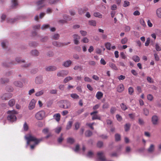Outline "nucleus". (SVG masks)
<instances>
[{
  "mask_svg": "<svg viewBox=\"0 0 161 161\" xmlns=\"http://www.w3.org/2000/svg\"><path fill=\"white\" fill-rule=\"evenodd\" d=\"M24 137L27 142L25 146L26 148H27L28 146L30 145V148L31 150H33L35 147L43 140L42 138L39 139H37L31 134L26 135Z\"/></svg>",
  "mask_w": 161,
  "mask_h": 161,
  "instance_id": "f257e3e1",
  "label": "nucleus"
},
{
  "mask_svg": "<svg viewBox=\"0 0 161 161\" xmlns=\"http://www.w3.org/2000/svg\"><path fill=\"white\" fill-rule=\"evenodd\" d=\"M59 1V0H40L36 3L37 9H39L45 6L48 2L50 4H53L56 3Z\"/></svg>",
  "mask_w": 161,
  "mask_h": 161,
  "instance_id": "f03ea898",
  "label": "nucleus"
},
{
  "mask_svg": "<svg viewBox=\"0 0 161 161\" xmlns=\"http://www.w3.org/2000/svg\"><path fill=\"white\" fill-rule=\"evenodd\" d=\"M7 113L8 114L7 117L8 120L12 122L16 121L17 118L15 114H17L16 111L14 110H9L7 112Z\"/></svg>",
  "mask_w": 161,
  "mask_h": 161,
  "instance_id": "7ed1b4c3",
  "label": "nucleus"
},
{
  "mask_svg": "<svg viewBox=\"0 0 161 161\" xmlns=\"http://www.w3.org/2000/svg\"><path fill=\"white\" fill-rule=\"evenodd\" d=\"M96 161H107L103 152L100 151L97 153Z\"/></svg>",
  "mask_w": 161,
  "mask_h": 161,
  "instance_id": "20e7f679",
  "label": "nucleus"
},
{
  "mask_svg": "<svg viewBox=\"0 0 161 161\" xmlns=\"http://www.w3.org/2000/svg\"><path fill=\"white\" fill-rule=\"evenodd\" d=\"M60 107L65 109H67L69 108L71 106L70 103L69 101L65 100H62L60 102Z\"/></svg>",
  "mask_w": 161,
  "mask_h": 161,
  "instance_id": "39448f33",
  "label": "nucleus"
},
{
  "mask_svg": "<svg viewBox=\"0 0 161 161\" xmlns=\"http://www.w3.org/2000/svg\"><path fill=\"white\" fill-rule=\"evenodd\" d=\"M45 115V112L43 110L40 111L37 113L35 115V118L38 120L43 119Z\"/></svg>",
  "mask_w": 161,
  "mask_h": 161,
  "instance_id": "423d86ee",
  "label": "nucleus"
},
{
  "mask_svg": "<svg viewBox=\"0 0 161 161\" xmlns=\"http://www.w3.org/2000/svg\"><path fill=\"white\" fill-rule=\"evenodd\" d=\"M151 121L153 125H158L159 123L158 117L156 115H153L151 118Z\"/></svg>",
  "mask_w": 161,
  "mask_h": 161,
  "instance_id": "0eeeda50",
  "label": "nucleus"
},
{
  "mask_svg": "<svg viewBox=\"0 0 161 161\" xmlns=\"http://www.w3.org/2000/svg\"><path fill=\"white\" fill-rule=\"evenodd\" d=\"M35 82L37 84H42L43 82L42 76L41 75L37 76L35 78Z\"/></svg>",
  "mask_w": 161,
  "mask_h": 161,
  "instance_id": "6e6552de",
  "label": "nucleus"
},
{
  "mask_svg": "<svg viewBox=\"0 0 161 161\" xmlns=\"http://www.w3.org/2000/svg\"><path fill=\"white\" fill-rule=\"evenodd\" d=\"M69 74L68 70H62L58 72L57 73V76L59 77H64Z\"/></svg>",
  "mask_w": 161,
  "mask_h": 161,
  "instance_id": "1a4fd4ad",
  "label": "nucleus"
},
{
  "mask_svg": "<svg viewBox=\"0 0 161 161\" xmlns=\"http://www.w3.org/2000/svg\"><path fill=\"white\" fill-rule=\"evenodd\" d=\"M14 62V61L9 62L8 61H7L3 62L2 64L3 66V67H11L12 65H14L15 64Z\"/></svg>",
  "mask_w": 161,
  "mask_h": 161,
  "instance_id": "9d476101",
  "label": "nucleus"
},
{
  "mask_svg": "<svg viewBox=\"0 0 161 161\" xmlns=\"http://www.w3.org/2000/svg\"><path fill=\"white\" fill-rule=\"evenodd\" d=\"M12 97V94L10 93H7L2 95L1 97V98L3 100H7L10 98Z\"/></svg>",
  "mask_w": 161,
  "mask_h": 161,
  "instance_id": "9b49d317",
  "label": "nucleus"
},
{
  "mask_svg": "<svg viewBox=\"0 0 161 161\" xmlns=\"http://www.w3.org/2000/svg\"><path fill=\"white\" fill-rule=\"evenodd\" d=\"M73 41L75 44L78 45L79 43V40L80 36L78 34H75L73 35Z\"/></svg>",
  "mask_w": 161,
  "mask_h": 161,
  "instance_id": "f8f14e48",
  "label": "nucleus"
},
{
  "mask_svg": "<svg viewBox=\"0 0 161 161\" xmlns=\"http://www.w3.org/2000/svg\"><path fill=\"white\" fill-rule=\"evenodd\" d=\"M36 103V100L34 99L31 101L29 106V108L30 110H31L34 108L35 106Z\"/></svg>",
  "mask_w": 161,
  "mask_h": 161,
  "instance_id": "ddd939ff",
  "label": "nucleus"
},
{
  "mask_svg": "<svg viewBox=\"0 0 161 161\" xmlns=\"http://www.w3.org/2000/svg\"><path fill=\"white\" fill-rule=\"evenodd\" d=\"M18 6V2L17 0H12L11 7L12 8H15Z\"/></svg>",
  "mask_w": 161,
  "mask_h": 161,
  "instance_id": "4468645a",
  "label": "nucleus"
},
{
  "mask_svg": "<svg viewBox=\"0 0 161 161\" xmlns=\"http://www.w3.org/2000/svg\"><path fill=\"white\" fill-rule=\"evenodd\" d=\"M57 69V67L54 66H48L45 68L46 70L48 71H55Z\"/></svg>",
  "mask_w": 161,
  "mask_h": 161,
  "instance_id": "2eb2a0df",
  "label": "nucleus"
},
{
  "mask_svg": "<svg viewBox=\"0 0 161 161\" xmlns=\"http://www.w3.org/2000/svg\"><path fill=\"white\" fill-rule=\"evenodd\" d=\"M31 54L33 56H37L39 54V52L36 49L32 50L30 52Z\"/></svg>",
  "mask_w": 161,
  "mask_h": 161,
  "instance_id": "dca6fc26",
  "label": "nucleus"
},
{
  "mask_svg": "<svg viewBox=\"0 0 161 161\" xmlns=\"http://www.w3.org/2000/svg\"><path fill=\"white\" fill-rule=\"evenodd\" d=\"M117 91L119 93L121 92L124 89V87L122 84H120L119 85L117 88Z\"/></svg>",
  "mask_w": 161,
  "mask_h": 161,
  "instance_id": "f3484780",
  "label": "nucleus"
},
{
  "mask_svg": "<svg viewBox=\"0 0 161 161\" xmlns=\"http://www.w3.org/2000/svg\"><path fill=\"white\" fill-rule=\"evenodd\" d=\"M52 44L57 47H60L63 46V43L56 41L53 42Z\"/></svg>",
  "mask_w": 161,
  "mask_h": 161,
  "instance_id": "a211bd4d",
  "label": "nucleus"
},
{
  "mask_svg": "<svg viewBox=\"0 0 161 161\" xmlns=\"http://www.w3.org/2000/svg\"><path fill=\"white\" fill-rule=\"evenodd\" d=\"M13 84L15 86L17 87H22L23 86V83L20 81L17 80L14 81Z\"/></svg>",
  "mask_w": 161,
  "mask_h": 161,
  "instance_id": "6ab92c4d",
  "label": "nucleus"
},
{
  "mask_svg": "<svg viewBox=\"0 0 161 161\" xmlns=\"http://www.w3.org/2000/svg\"><path fill=\"white\" fill-rule=\"evenodd\" d=\"M155 149L154 146L153 144H151L149 147L147 149V151L149 153H152L154 151Z\"/></svg>",
  "mask_w": 161,
  "mask_h": 161,
  "instance_id": "aec40b11",
  "label": "nucleus"
},
{
  "mask_svg": "<svg viewBox=\"0 0 161 161\" xmlns=\"http://www.w3.org/2000/svg\"><path fill=\"white\" fill-rule=\"evenodd\" d=\"M72 62L70 60H67L63 62V65L65 67H69L71 64Z\"/></svg>",
  "mask_w": 161,
  "mask_h": 161,
  "instance_id": "412c9836",
  "label": "nucleus"
},
{
  "mask_svg": "<svg viewBox=\"0 0 161 161\" xmlns=\"http://www.w3.org/2000/svg\"><path fill=\"white\" fill-rule=\"evenodd\" d=\"M63 18L64 20H61L59 21L62 23H65L67 20H69L70 19L69 18L67 14H64V15Z\"/></svg>",
  "mask_w": 161,
  "mask_h": 161,
  "instance_id": "4be33fe9",
  "label": "nucleus"
},
{
  "mask_svg": "<svg viewBox=\"0 0 161 161\" xmlns=\"http://www.w3.org/2000/svg\"><path fill=\"white\" fill-rule=\"evenodd\" d=\"M131 125L130 123L126 124L124 125L125 130V131L127 132L129 131L130 127Z\"/></svg>",
  "mask_w": 161,
  "mask_h": 161,
  "instance_id": "5701e85b",
  "label": "nucleus"
},
{
  "mask_svg": "<svg viewBox=\"0 0 161 161\" xmlns=\"http://www.w3.org/2000/svg\"><path fill=\"white\" fill-rule=\"evenodd\" d=\"M103 96V93L101 92H98L96 95L97 98L98 100L100 99Z\"/></svg>",
  "mask_w": 161,
  "mask_h": 161,
  "instance_id": "b1692460",
  "label": "nucleus"
},
{
  "mask_svg": "<svg viewBox=\"0 0 161 161\" xmlns=\"http://www.w3.org/2000/svg\"><path fill=\"white\" fill-rule=\"evenodd\" d=\"M67 142L68 143L72 144L75 142V139L72 137H69L67 139Z\"/></svg>",
  "mask_w": 161,
  "mask_h": 161,
  "instance_id": "393cba45",
  "label": "nucleus"
},
{
  "mask_svg": "<svg viewBox=\"0 0 161 161\" xmlns=\"http://www.w3.org/2000/svg\"><path fill=\"white\" fill-rule=\"evenodd\" d=\"M9 81V79L8 78H1L0 79V82L2 84H4L6 83H8Z\"/></svg>",
  "mask_w": 161,
  "mask_h": 161,
  "instance_id": "a878e982",
  "label": "nucleus"
},
{
  "mask_svg": "<svg viewBox=\"0 0 161 161\" xmlns=\"http://www.w3.org/2000/svg\"><path fill=\"white\" fill-rule=\"evenodd\" d=\"M15 101L14 99H10L8 102V104L10 107H12L15 104Z\"/></svg>",
  "mask_w": 161,
  "mask_h": 161,
  "instance_id": "bb28decb",
  "label": "nucleus"
},
{
  "mask_svg": "<svg viewBox=\"0 0 161 161\" xmlns=\"http://www.w3.org/2000/svg\"><path fill=\"white\" fill-rule=\"evenodd\" d=\"M38 45V43L35 42H30L29 43V45L31 47H36Z\"/></svg>",
  "mask_w": 161,
  "mask_h": 161,
  "instance_id": "cd10ccee",
  "label": "nucleus"
},
{
  "mask_svg": "<svg viewBox=\"0 0 161 161\" xmlns=\"http://www.w3.org/2000/svg\"><path fill=\"white\" fill-rule=\"evenodd\" d=\"M53 118L58 122L60 120V115L59 113H57L54 114L53 116Z\"/></svg>",
  "mask_w": 161,
  "mask_h": 161,
  "instance_id": "c85d7f7f",
  "label": "nucleus"
},
{
  "mask_svg": "<svg viewBox=\"0 0 161 161\" xmlns=\"http://www.w3.org/2000/svg\"><path fill=\"white\" fill-rule=\"evenodd\" d=\"M120 107L122 109L123 111H125L128 108V107L123 103L120 104Z\"/></svg>",
  "mask_w": 161,
  "mask_h": 161,
  "instance_id": "c756f323",
  "label": "nucleus"
},
{
  "mask_svg": "<svg viewBox=\"0 0 161 161\" xmlns=\"http://www.w3.org/2000/svg\"><path fill=\"white\" fill-rule=\"evenodd\" d=\"M156 14L158 17L161 18V8L157 9L156 11Z\"/></svg>",
  "mask_w": 161,
  "mask_h": 161,
  "instance_id": "7c9ffc66",
  "label": "nucleus"
},
{
  "mask_svg": "<svg viewBox=\"0 0 161 161\" xmlns=\"http://www.w3.org/2000/svg\"><path fill=\"white\" fill-rule=\"evenodd\" d=\"M60 35L58 34H54L51 36V38L55 40H57L59 39Z\"/></svg>",
  "mask_w": 161,
  "mask_h": 161,
  "instance_id": "2f4dec72",
  "label": "nucleus"
},
{
  "mask_svg": "<svg viewBox=\"0 0 161 161\" xmlns=\"http://www.w3.org/2000/svg\"><path fill=\"white\" fill-rule=\"evenodd\" d=\"M73 123L72 121H70L68 122L66 127L67 130H69L71 128Z\"/></svg>",
  "mask_w": 161,
  "mask_h": 161,
  "instance_id": "473e14b6",
  "label": "nucleus"
},
{
  "mask_svg": "<svg viewBox=\"0 0 161 161\" xmlns=\"http://www.w3.org/2000/svg\"><path fill=\"white\" fill-rule=\"evenodd\" d=\"M92 134V132L90 130H86L85 133V135L86 137H90Z\"/></svg>",
  "mask_w": 161,
  "mask_h": 161,
  "instance_id": "72a5a7b5",
  "label": "nucleus"
},
{
  "mask_svg": "<svg viewBox=\"0 0 161 161\" xmlns=\"http://www.w3.org/2000/svg\"><path fill=\"white\" fill-rule=\"evenodd\" d=\"M72 79L73 78L71 77L70 76H68L64 78L63 82L64 83H66L69 80H72Z\"/></svg>",
  "mask_w": 161,
  "mask_h": 161,
  "instance_id": "f704fd0d",
  "label": "nucleus"
},
{
  "mask_svg": "<svg viewBox=\"0 0 161 161\" xmlns=\"http://www.w3.org/2000/svg\"><path fill=\"white\" fill-rule=\"evenodd\" d=\"M109 66L112 69L115 70L118 69L117 68L115 64L112 63H110L109 65Z\"/></svg>",
  "mask_w": 161,
  "mask_h": 161,
  "instance_id": "c9c22d12",
  "label": "nucleus"
},
{
  "mask_svg": "<svg viewBox=\"0 0 161 161\" xmlns=\"http://www.w3.org/2000/svg\"><path fill=\"white\" fill-rule=\"evenodd\" d=\"M115 138L116 141H120L121 138L120 135L119 134H116L115 135Z\"/></svg>",
  "mask_w": 161,
  "mask_h": 161,
  "instance_id": "e433bc0d",
  "label": "nucleus"
},
{
  "mask_svg": "<svg viewBox=\"0 0 161 161\" xmlns=\"http://www.w3.org/2000/svg\"><path fill=\"white\" fill-rule=\"evenodd\" d=\"M94 16L96 17H98L100 18H102V15L100 13L97 12H95L94 13Z\"/></svg>",
  "mask_w": 161,
  "mask_h": 161,
  "instance_id": "4c0bfd02",
  "label": "nucleus"
},
{
  "mask_svg": "<svg viewBox=\"0 0 161 161\" xmlns=\"http://www.w3.org/2000/svg\"><path fill=\"white\" fill-rule=\"evenodd\" d=\"M44 93L43 90H41L39 92H36L35 94V96L36 97H39L42 95Z\"/></svg>",
  "mask_w": 161,
  "mask_h": 161,
  "instance_id": "58836bf2",
  "label": "nucleus"
},
{
  "mask_svg": "<svg viewBox=\"0 0 161 161\" xmlns=\"http://www.w3.org/2000/svg\"><path fill=\"white\" fill-rule=\"evenodd\" d=\"M71 97L74 99H78L79 96L76 93H72L70 95Z\"/></svg>",
  "mask_w": 161,
  "mask_h": 161,
  "instance_id": "ea45409f",
  "label": "nucleus"
},
{
  "mask_svg": "<svg viewBox=\"0 0 161 161\" xmlns=\"http://www.w3.org/2000/svg\"><path fill=\"white\" fill-rule=\"evenodd\" d=\"M62 128L61 127H57L54 129V130L56 133L59 134Z\"/></svg>",
  "mask_w": 161,
  "mask_h": 161,
  "instance_id": "a19ab883",
  "label": "nucleus"
},
{
  "mask_svg": "<svg viewBox=\"0 0 161 161\" xmlns=\"http://www.w3.org/2000/svg\"><path fill=\"white\" fill-rule=\"evenodd\" d=\"M105 45L106 48L108 50H111V44L110 43L107 42L105 43Z\"/></svg>",
  "mask_w": 161,
  "mask_h": 161,
  "instance_id": "79ce46f5",
  "label": "nucleus"
},
{
  "mask_svg": "<svg viewBox=\"0 0 161 161\" xmlns=\"http://www.w3.org/2000/svg\"><path fill=\"white\" fill-rule=\"evenodd\" d=\"M89 24L91 25L96 26V22L95 20H91L89 21Z\"/></svg>",
  "mask_w": 161,
  "mask_h": 161,
  "instance_id": "37998d69",
  "label": "nucleus"
},
{
  "mask_svg": "<svg viewBox=\"0 0 161 161\" xmlns=\"http://www.w3.org/2000/svg\"><path fill=\"white\" fill-rule=\"evenodd\" d=\"M132 59L135 62H138L139 61L140 58L137 56H135L133 57Z\"/></svg>",
  "mask_w": 161,
  "mask_h": 161,
  "instance_id": "c03bdc74",
  "label": "nucleus"
},
{
  "mask_svg": "<svg viewBox=\"0 0 161 161\" xmlns=\"http://www.w3.org/2000/svg\"><path fill=\"white\" fill-rule=\"evenodd\" d=\"M23 130L25 131H27L29 129V126L27 124V123L25 122L24 125L23 126Z\"/></svg>",
  "mask_w": 161,
  "mask_h": 161,
  "instance_id": "a18cd8bd",
  "label": "nucleus"
},
{
  "mask_svg": "<svg viewBox=\"0 0 161 161\" xmlns=\"http://www.w3.org/2000/svg\"><path fill=\"white\" fill-rule=\"evenodd\" d=\"M8 43V42L6 40H4L1 43V45L3 48H5L6 46Z\"/></svg>",
  "mask_w": 161,
  "mask_h": 161,
  "instance_id": "49530a36",
  "label": "nucleus"
},
{
  "mask_svg": "<svg viewBox=\"0 0 161 161\" xmlns=\"http://www.w3.org/2000/svg\"><path fill=\"white\" fill-rule=\"evenodd\" d=\"M74 69L75 70H79L81 71L82 69V68L80 65H75L74 68Z\"/></svg>",
  "mask_w": 161,
  "mask_h": 161,
  "instance_id": "de8ad7c7",
  "label": "nucleus"
},
{
  "mask_svg": "<svg viewBox=\"0 0 161 161\" xmlns=\"http://www.w3.org/2000/svg\"><path fill=\"white\" fill-rule=\"evenodd\" d=\"M15 60L18 63H24L25 62L24 60L21 59V58L19 57L15 59Z\"/></svg>",
  "mask_w": 161,
  "mask_h": 161,
  "instance_id": "09e8293b",
  "label": "nucleus"
},
{
  "mask_svg": "<svg viewBox=\"0 0 161 161\" xmlns=\"http://www.w3.org/2000/svg\"><path fill=\"white\" fill-rule=\"evenodd\" d=\"M49 28V24H44L42 25L41 29L42 30H45Z\"/></svg>",
  "mask_w": 161,
  "mask_h": 161,
  "instance_id": "8fccbe9b",
  "label": "nucleus"
},
{
  "mask_svg": "<svg viewBox=\"0 0 161 161\" xmlns=\"http://www.w3.org/2000/svg\"><path fill=\"white\" fill-rule=\"evenodd\" d=\"M47 55L48 57H52L53 56L54 53L52 51H49L47 53Z\"/></svg>",
  "mask_w": 161,
  "mask_h": 161,
  "instance_id": "3c124183",
  "label": "nucleus"
},
{
  "mask_svg": "<svg viewBox=\"0 0 161 161\" xmlns=\"http://www.w3.org/2000/svg\"><path fill=\"white\" fill-rule=\"evenodd\" d=\"M93 115V116L92 118V120H94L97 119H99V120L101 119L100 117L98 116L97 115L95 114V115Z\"/></svg>",
  "mask_w": 161,
  "mask_h": 161,
  "instance_id": "603ef678",
  "label": "nucleus"
},
{
  "mask_svg": "<svg viewBox=\"0 0 161 161\" xmlns=\"http://www.w3.org/2000/svg\"><path fill=\"white\" fill-rule=\"evenodd\" d=\"M116 110V109L115 107H112L110 109V113L111 114H114Z\"/></svg>",
  "mask_w": 161,
  "mask_h": 161,
  "instance_id": "864d4df0",
  "label": "nucleus"
},
{
  "mask_svg": "<svg viewBox=\"0 0 161 161\" xmlns=\"http://www.w3.org/2000/svg\"><path fill=\"white\" fill-rule=\"evenodd\" d=\"M144 121L143 120L139 118L138 119V123L141 125H143L144 124Z\"/></svg>",
  "mask_w": 161,
  "mask_h": 161,
  "instance_id": "5fc2aeb1",
  "label": "nucleus"
},
{
  "mask_svg": "<svg viewBox=\"0 0 161 161\" xmlns=\"http://www.w3.org/2000/svg\"><path fill=\"white\" fill-rule=\"evenodd\" d=\"M129 93L130 95H132L134 92V89L132 87H130L128 88Z\"/></svg>",
  "mask_w": 161,
  "mask_h": 161,
  "instance_id": "6e6d98bb",
  "label": "nucleus"
},
{
  "mask_svg": "<svg viewBox=\"0 0 161 161\" xmlns=\"http://www.w3.org/2000/svg\"><path fill=\"white\" fill-rule=\"evenodd\" d=\"M80 125V123L78 122H77L75 124V129L76 130H78V129L79 128Z\"/></svg>",
  "mask_w": 161,
  "mask_h": 161,
  "instance_id": "4d7b16f0",
  "label": "nucleus"
},
{
  "mask_svg": "<svg viewBox=\"0 0 161 161\" xmlns=\"http://www.w3.org/2000/svg\"><path fill=\"white\" fill-rule=\"evenodd\" d=\"M116 118L117 120L119 121L120 122V121H121L122 120V117H121V116L119 114H116Z\"/></svg>",
  "mask_w": 161,
  "mask_h": 161,
  "instance_id": "13d9d810",
  "label": "nucleus"
},
{
  "mask_svg": "<svg viewBox=\"0 0 161 161\" xmlns=\"http://www.w3.org/2000/svg\"><path fill=\"white\" fill-rule=\"evenodd\" d=\"M143 113L146 116L148 115L149 114V111L148 109L147 108H144Z\"/></svg>",
  "mask_w": 161,
  "mask_h": 161,
  "instance_id": "bf43d9fd",
  "label": "nucleus"
},
{
  "mask_svg": "<svg viewBox=\"0 0 161 161\" xmlns=\"http://www.w3.org/2000/svg\"><path fill=\"white\" fill-rule=\"evenodd\" d=\"M93 153L91 151H90L88 152L86 156L89 158H92L93 157Z\"/></svg>",
  "mask_w": 161,
  "mask_h": 161,
  "instance_id": "052dcab7",
  "label": "nucleus"
},
{
  "mask_svg": "<svg viewBox=\"0 0 161 161\" xmlns=\"http://www.w3.org/2000/svg\"><path fill=\"white\" fill-rule=\"evenodd\" d=\"M128 39L126 37H125L122 39L121 40V43L122 44H125L127 42Z\"/></svg>",
  "mask_w": 161,
  "mask_h": 161,
  "instance_id": "680f3d73",
  "label": "nucleus"
},
{
  "mask_svg": "<svg viewBox=\"0 0 161 161\" xmlns=\"http://www.w3.org/2000/svg\"><path fill=\"white\" fill-rule=\"evenodd\" d=\"M49 130L48 128H46L42 130V132L44 134H46L48 133L49 132Z\"/></svg>",
  "mask_w": 161,
  "mask_h": 161,
  "instance_id": "e2e57ef3",
  "label": "nucleus"
},
{
  "mask_svg": "<svg viewBox=\"0 0 161 161\" xmlns=\"http://www.w3.org/2000/svg\"><path fill=\"white\" fill-rule=\"evenodd\" d=\"M130 2L127 1H125L123 5V6L124 7H126L130 5Z\"/></svg>",
  "mask_w": 161,
  "mask_h": 161,
  "instance_id": "0e129e2a",
  "label": "nucleus"
},
{
  "mask_svg": "<svg viewBox=\"0 0 161 161\" xmlns=\"http://www.w3.org/2000/svg\"><path fill=\"white\" fill-rule=\"evenodd\" d=\"M150 38L148 37L147 38V40L145 43V45L146 46H147L149 45V43H150Z\"/></svg>",
  "mask_w": 161,
  "mask_h": 161,
  "instance_id": "69168bd1",
  "label": "nucleus"
},
{
  "mask_svg": "<svg viewBox=\"0 0 161 161\" xmlns=\"http://www.w3.org/2000/svg\"><path fill=\"white\" fill-rule=\"evenodd\" d=\"M13 71H8L5 74V75L7 76H9L13 74Z\"/></svg>",
  "mask_w": 161,
  "mask_h": 161,
  "instance_id": "338daca9",
  "label": "nucleus"
},
{
  "mask_svg": "<svg viewBox=\"0 0 161 161\" xmlns=\"http://www.w3.org/2000/svg\"><path fill=\"white\" fill-rule=\"evenodd\" d=\"M140 24L143 26H146V24L145 23L144 20V19L141 18L140 19Z\"/></svg>",
  "mask_w": 161,
  "mask_h": 161,
  "instance_id": "774afa93",
  "label": "nucleus"
}]
</instances>
